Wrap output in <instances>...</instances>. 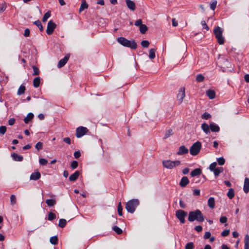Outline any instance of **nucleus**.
I'll list each match as a JSON object with an SVG mask.
<instances>
[{
  "label": "nucleus",
  "instance_id": "13d9d810",
  "mask_svg": "<svg viewBox=\"0 0 249 249\" xmlns=\"http://www.w3.org/2000/svg\"><path fill=\"white\" fill-rule=\"evenodd\" d=\"M230 233L229 230H224L221 233V235L223 237H225L228 236Z\"/></svg>",
  "mask_w": 249,
  "mask_h": 249
},
{
  "label": "nucleus",
  "instance_id": "58836bf2",
  "mask_svg": "<svg viewBox=\"0 0 249 249\" xmlns=\"http://www.w3.org/2000/svg\"><path fill=\"white\" fill-rule=\"evenodd\" d=\"M17 203V199L15 195H12L10 196V203L11 205H14Z\"/></svg>",
  "mask_w": 249,
  "mask_h": 249
},
{
  "label": "nucleus",
  "instance_id": "a878e982",
  "mask_svg": "<svg viewBox=\"0 0 249 249\" xmlns=\"http://www.w3.org/2000/svg\"><path fill=\"white\" fill-rule=\"evenodd\" d=\"M46 203L48 207H53L56 204V201L54 199H48L46 200Z\"/></svg>",
  "mask_w": 249,
  "mask_h": 249
},
{
  "label": "nucleus",
  "instance_id": "c9c22d12",
  "mask_svg": "<svg viewBox=\"0 0 249 249\" xmlns=\"http://www.w3.org/2000/svg\"><path fill=\"white\" fill-rule=\"evenodd\" d=\"M67 223V221L65 219H60L59 221L58 226L63 228H64Z\"/></svg>",
  "mask_w": 249,
  "mask_h": 249
},
{
  "label": "nucleus",
  "instance_id": "f3484780",
  "mask_svg": "<svg viewBox=\"0 0 249 249\" xmlns=\"http://www.w3.org/2000/svg\"><path fill=\"white\" fill-rule=\"evenodd\" d=\"M41 177V174L38 171L35 172L30 176V179L31 180H36Z\"/></svg>",
  "mask_w": 249,
  "mask_h": 249
},
{
  "label": "nucleus",
  "instance_id": "f257e3e1",
  "mask_svg": "<svg viewBox=\"0 0 249 249\" xmlns=\"http://www.w3.org/2000/svg\"><path fill=\"white\" fill-rule=\"evenodd\" d=\"M188 219L190 222L196 220L199 222H202L205 219L202 212L199 210L197 209L194 211L189 212Z\"/></svg>",
  "mask_w": 249,
  "mask_h": 249
},
{
  "label": "nucleus",
  "instance_id": "338daca9",
  "mask_svg": "<svg viewBox=\"0 0 249 249\" xmlns=\"http://www.w3.org/2000/svg\"><path fill=\"white\" fill-rule=\"evenodd\" d=\"M195 230L197 232H200L202 231V227L201 226L198 225L195 227Z\"/></svg>",
  "mask_w": 249,
  "mask_h": 249
},
{
  "label": "nucleus",
  "instance_id": "09e8293b",
  "mask_svg": "<svg viewBox=\"0 0 249 249\" xmlns=\"http://www.w3.org/2000/svg\"><path fill=\"white\" fill-rule=\"evenodd\" d=\"M39 163L41 165H46L48 163V161L45 159L40 158L39 159Z\"/></svg>",
  "mask_w": 249,
  "mask_h": 249
},
{
  "label": "nucleus",
  "instance_id": "e2e57ef3",
  "mask_svg": "<svg viewBox=\"0 0 249 249\" xmlns=\"http://www.w3.org/2000/svg\"><path fill=\"white\" fill-rule=\"evenodd\" d=\"M73 155L75 159H78L81 156V153L79 151H77L74 152Z\"/></svg>",
  "mask_w": 249,
  "mask_h": 249
},
{
  "label": "nucleus",
  "instance_id": "4c0bfd02",
  "mask_svg": "<svg viewBox=\"0 0 249 249\" xmlns=\"http://www.w3.org/2000/svg\"><path fill=\"white\" fill-rule=\"evenodd\" d=\"M51 16V13L50 12L48 11L47 12H46L43 16V18H42V21L43 22H45L47 21V20L48 19V18H50Z\"/></svg>",
  "mask_w": 249,
  "mask_h": 249
},
{
  "label": "nucleus",
  "instance_id": "8fccbe9b",
  "mask_svg": "<svg viewBox=\"0 0 249 249\" xmlns=\"http://www.w3.org/2000/svg\"><path fill=\"white\" fill-rule=\"evenodd\" d=\"M35 147L37 150H40L42 149L43 143L41 142H39L36 143L35 145Z\"/></svg>",
  "mask_w": 249,
  "mask_h": 249
},
{
  "label": "nucleus",
  "instance_id": "412c9836",
  "mask_svg": "<svg viewBox=\"0 0 249 249\" xmlns=\"http://www.w3.org/2000/svg\"><path fill=\"white\" fill-rule=\"evenodd\" d=\"M88 4L87 3L85 0H82V2L80 5V7L79 9V12L81 13L83 11H84L85 9H87L88 8Z\"/></svg>",
  "mask_w": 249,
  "mask_h": 249
},
{
  "label": "nucleus",
  "instance_id": "20e7f679",
  "mask_svg": "<svg viewBox=\"0 0 249 249\" xmlns=\"http://www.w3.org/2000/svg\"><path fill=\"white\" fill-rule=\"evenodd\" d=\"M223 29L219 26H217L213 30V33L217 40L218 43L220 44H223L225 42L224 38L222 36Z\"/></svg>",
  "mask_w": 249,
  "mask_h": 249
},
{
  "label": "nucleus",
  "instance_id": "2f4dec72",
  "mask_svg": "<svg viewBox=\"0 0 249 249\" xmlns=\"http://www.w3.org/2000/svg\"><path fill=\"white\" fill-rule=\"evenodd\" d=\"M227 196L230 199H232L233 198L234 196V191L233 189L230 188L228 193H227Z\"/></svg>",
  "mask_w": 249,
  "mask_h": 249
},
{
  "label": "nucleus",
  "instance_id": "4be33fe9",
  "mask_svg": "<svg viewBox=\"0 0 249 249\" xmlns=\"http://www.w3.org/2000/svg\"><path fill=\"white\" fill-rule=\"evenodd\" d=\"M206 94L210 99H214L215 96V92L212 89L207 90L206 91Z\"/></svg>",
  "mask_w": 249,
  "mask_h": 249
},
{
  "label": "nucleus",
  "instance_id": "2eb2a0df",
  "mask_svg": "<svg viewBox=\"0 0 249 249\" xmlns=\"http://www.w3.org/2000/svg\"><path fill=\"white\" fill-rule=\"evenodd\" d=\"M210 129L213 132H218L220 130L219 126L214 123H212L210 124Z\"/></svg>",
  "mask_w": 249,
  "mask_h": 249
},
{
  "label": "nucleus",
  "instance_id": "6e6d98bb",
  "mask_svg": "<svg viewBox=\"0 0 249 249\" xmlns=\"http://www.w3.org/2000/svg\"><path fill=\"white\" fill-rule=\"evenodd\" d=\"M6 131V126L3 125L0 126V134L3 135L5 133Z\"/></svg>",
  "mask_w": 249,
  "mask_h": 249
},
{
  "label": "nucleus",
  "instance_id": "7c9ffc66",
  "mask_svg": "<svg viewBox=\"0 0 249 249\" xmlns=\"http://www.w3.org/2000/svg\"><path fill=\"white\" fill-rule=\"evenodd\" d=\"M34 24H35L39 29L40 32L43 31V27L41 23V21L39 20H37L34 22Z\"/></svg>",
  "mask_w": 249,
  "mask_h": 249
},
{
  "label": "nucleus",
  "instance_id": "c756f323",
  "mask_svg": "<svg viewBox=\"0 0 249 249\" xmlns=\"http://www.w3.org/2000/svg\"><path fill=\"white\" fill-rule=\"evenodd\" d=\"M223 168L222 167H217L216 169L214 170L213 172L214 173V175L215 177H217L219 175V174L223 172Z\"/></svg>",
  "mask_w": 249,
  "mask_h": 249
},
{
  "label": "nucleus",
  "instance_id": "c85d7f7f",
  "mask_svg": "<svg viewBox=\"0 0 249 249\" xmlns=\"http://www.w3.org/2000/svg\"><path fill=\"white\" fill-rule=\"evenodd\" d=\"M40 83V79L39 77H36L34 78L33 80V85L35 88H37L39 87Z\"/></svg>",
  "mask_w": 249,
  "mask_h": 249
},
{
  "label": "nucleus",
  "instance_id": "0e129e2a",
  "mask_svg": "<svg viewBox=\"0 0 249 249\" xmlns=\"http://www.w3.org/2000/svg\"><path fill=\"white\" fill-rule=\"evenodd\" d=\"M179 203V206L180 208H183V209L186 208V204L182 200H180Z\"/></svg>",
  "mask_w": 249,
  "mask_h": 249
},
{
  "label": "nucleus",
  "instance_id": "3c124183",
  "mask_svg": "<svg viewBox=\"0 0 249 249\" xmlns=\"http://www.w3.org/2000/svg\"><path fill=\"white\" fill-rule=\"evenodd\" d=\"M141 45L144 48H147L149 46V42L147 40H143L141 42Z\"/></svg>",
  "mask_w": 249,
  "mask_h": 249
},
{
  "label": "nucleus",
  "instance_id": "5701e85b",
  "mask_svg": "<svg viewBox=\"0 0 249 249\" xmlns=\"http://www.w3.org/2000/svg\"><path fill=\"white\" fill-rule=\"evenodd\" d=\"M208 205L211 209H213L215 207V200L213 197H211L208 199Z\"/></svg>",
  "mask_w": 249,
  "mask_h": 249
},
{
  "label": "nucleus",
  "instance_id": "0eeeda50",
  "mask_svg": "<svg viewBox=\"0 0 249 249\" xmlns=\"http://www.w3.org/2000/svg\"><path fill=\"white\" fill-rule=\"evenodd\" d=\"M176 216L179 220L180 222L184 224L185 222V217L187 215V213L183 210H178L176 212Z\"/></svg>",
  "mask_w": 249,
  "mask_h": 249
},
{
  "label": "nucleus",
  "instance_id": "72a5a7b5",
  "mask_svg": "<svg viewBox=\"0 0 249 249\" xmlns=\"http://www.w3.org/2000/svg\"><path fill=\"white\" fill-rule=\"evenodd\" d=\"M147 30H148V28L145 24H142L140 27V31L141 33L142 34H145Z\"/></svg>",
  "mask_w": 249,
  "mask_h": 249
},
{
  "label": "nucleus",
  "instance_id": "603ef678",
  "mask_svg": "<svg viewBox=\"0 0 249 249\" xmlns=\"http://www.w3.org/2000/svg\"><path fill=\"white\" fill-rule=\"evenodd\" d=\"M211 117V114L207 112L204 113L202 115V116H201L202 118H203L204 119H206V120L209 119Z\"/></svg>",
  "mask_w": 249,
  "mask_h": 249
},
{
  "label": "nucleus",
  "instance_id": "e433bc0d",
  "mask_svg": "<svg viewBox=\"0 0 249 249\" xmlns=\"http://www.w3.org/2000/svg\"><path fill=\"white\" fill-rule=\"evenodd\" d=\"M112 229L117 234H121L123 231L122 229H121L119 227L117 226H114L113 227Z\"/></svg>",
  "mask_w": 249,
  "mask_h": 249
},
{
  "label": "nucleus",
  "instance_id": "de8ad7c7",
  "mask_svg": "<svg viewBox=\"0 0 249 249\" xmlns=\"http://www.w3.org/2000/svg\"><path fill=\"white\" fill-rule=\"evenodd\" d=\"M218 163L220 165H223L225 162V160L223 157H220L217 159Z\"/></svg>",
  "mask_w": 249,
  "mask_h": 249
},
{
  "label": "nucleus",
  "instance_id": "49530a36",
  "mask_svg": "<svg viewBox=\"0 0 249 249\" xmlns=\"http://www.w3.org/2000/svg\"><path fill=\"white\" fill-rule=\"evenodd\" d=\"M33 69L34 71V72L33 73V75H37L39 74V71L38 68L35 66H33Z\"/></svg>",
  "mask_w": 249,
  "mask_h": 249
},
{
  "label": "nucleus",
  "instance_id": "c03bdc74",
  "mask_svg": "<svg viewBox=\"0 0 249 249\" xmlns=\"http://www.w3.org/2000/svg\"><path fill=\"white\" fill-rule=\"evenodd\" d=\"M117 211L119 215L122 216L123 214L122 211H123V207L121 205V203L119 202L118 205V208H117Z\"/></svg>",
  "mask_w": 249,
  "mask_h": 249
},
{
  "label": "nucleus",
  "instance_id": "f8f14e48",
  "mask_svg": "<svg viewBox=\"0 0 249 249\" xmlns=\"http://www.w3.org/2000/svg\"><path fill=\"white\" fill-rule=\"evenodd\" d=\"M126 4L127 7L131 11H134L136 9L135 2L131 0H126Z\"/></svg>",
  "mask_w": 249,
  "mask_h": 249
},
{
  "label": "nucleus",
  "instance_id": "774afa93",
  "mask_svg": "<svg viewBox=\"0 0 249 249\" xmlns=\"http://www.w3.org/2000/svg\"><path fill=\"white\" fill-rule=\"evenodd\" d=\"M15 123V119L14 118H11L8 120V124L10 125H13Z\"/></svg>",
  "mask_w": 249,
  "mask_h": 249
},
{
  "label": "nucleus",
  "instance_id": "b1692460",
  "mask_svg": "<svg viewBox=\"0 0 249 249\" xmlns=\"http://www.w3.org/2000/svg\"><path fill=\"white\" fill-rule=\"evenodd\" d=\"M12 157L13 160L15 161H21L23 159V158L22 156L19 155L15 153H14L12 154Z\"/></svg>",
  "mask_w": 249,
  "mask_h": 249
},
{
  "label": "nucleus",
  "instance_id": "69168bd1",
  "mask_svg": "<svg viewBox=\"0 0 249 249\" xmlns=\"http://www.w3.org/2000/svg\"><path fill=\"white\" fill-rule=\"evenodd\" d=\"M63 140L65 142L68 144H70L71 143V140L69 137L64 138Z\"/></svg>",
  "mask_w": 249,
  "mask_h": 249
},
{
  "label": "nucleus",
  "instance_id": "473e14b6",
  "mask_svg": "<svg viewBox=\"0 0 249 249\" xmlns=\"http://www.w3.org/2000/svg\"><path fill=\"white\" fill-rule=\"evenodd\" d=\"M155 49H151L149 51V58L151 59H153L155 57Z\"/></svg>",
  "mask_w": 249,
  "mask_h": 249
},
{
  "label": "nucleus",
  "instance_id": "39448f33",
  "mask_svg": "<svg viewBox=\"0 0 249 249\" xmlns=\"http://www.w3.org/2000/svg\"><path fill=\"white\" fill-rule=\"evenodd\" d=\"M162 163L164 167L169 169H172L176 166L179 165L180 164V161L179 160L172 161L171 160H163Z\"/></svg>",
  "mask_w": 249,
  "mask_h": 249
},
{
  "label": "nucleus",
  "instance_id": "864d4df0",
  "mask_svg": "<svg viewBox=\"0 0 249 249\" xmlns=\"http://www.w3.org/2000/svg\"><path fill=\"white\" fill-rule=\"evenodd\" d=\"M78 166V162L76 160H74L71 162V167L72 169H76Z\"/></svg>",
  "mask_w": 249,
  "mask_h": 249
},
{
  "label": "nucleus",
  "instance_id": "a19ab883",
  "mask_svg": "<svg viewBox=\"0 0 249 249\" xmlns=\"http://www.w3.org/2000/svg\"><path fill=\"white\" fill-rule=\"evenodd\" d=\"M204 77L203 75L201 74H197L196 76V80L198 82H201L204 81Z\"/></svg>",
  "mask_w": 249,
  "mask_h": 249
},
{
  "label": "nucleus",
  "instance_id": "7ed1b4c3",
  "mask_svg": "<svg viewBox=\"0 0 249 249\" xmlns=\"http://www.w3.org/2000/svg\"><path fill=\"white\" fill-rule=\"evenodd\" d=\"M139 204L140 202L138 199H132L126 203L125 209L128 213H133Z\"/></svg>",
  "mask_w": 249,
  "mask_h": 249
},
{
  "label": "nucleus",
  "instance_id": "9b49d317",
  "mask_svg": "<svg viewBox=\"0 0 249 249\" xmlns=\"http://www.w3.org/2000/svg\"><path fill=\"white\" fill-rule=\"evenodd\" d=\"M70 57V55L67 54L65 56V57L63 58L60 60L58 63L57 67L59 68H62L63 67L66 63L68 62L69 58Z\"/></svg>",
  "mask_w": 249,
  "mask_h": 249
},
{
  "label": "nucleus",
  "instance_id": "5fc2aeb1",
  "mask_svg": "<svg viewBox=\"0 0 249 249\" xmlns=\"http://www.w3.org/2000/svg\"><path fill=\"white\" fill-rule=\"evenodd\" d=\"M227 220L228 218L225 216H222L220 217L219 219L220 222L222 224L226 223L227 222Z\"/></svg>",
  "mask_w": 249,
  "mask_h": 249
},
{
  "label": "nucleus",
  "instance_id": "052dcab7",
  "mask_svg": "<svg viewBox=\"0 0 249 249\" xmlns=\"http://www.w3.org/2000/svg\"><path fill=\"white\" fill-rule=\"evenodd\" d=\"M211 234L210 231H206L204 235V238L205 239H208L211 237Z\"/></svg>",
  "mask_w": 249,
  "mask_h": 249
},
{
  "label": "nucleus",
  "instance_id": "37998d69",
  "mask_svg": "<svg viewBox=\"0 0 249 249\" xmlns=\"http://www.w3.org/2000/svg\"><path fill=\"white\" fill-rule=\"evenodd\" d=\"M216 165H217V163L216 162H213L209 166V170L212 172L214 171V170H215V169L217 168H216Z\"/></svg>",
  "mask_w": 249,
  "mask_h": 249
},
{
  "label": "nucleus",
  "instance_id": "bb28decb",
  "mask_svg": "<svg viewBox=\"0 0 249 249\" xmlns=\"http://www.w3.org/2000/svg\"><path fill=\"white\" fill-rule=\"evenodd\" d=\"M244 249H249V235L246 234L244 239Z\"/></svg>",
  "mask_w": 249,
  "mask_h": 249
},
{
  "label": "nucleus",
  "instance_id": "4468645a",
  "mask_svg": "<svg viewBox=\"0 0 249 249\" xmlns=\"http://www.w3.org/2000/svg\"><path fill=\"white\" fill-rule=\"evenodd\" d=\"M189 183L188 178L186 176L182 177L179 182V185L182 187H185Z\"/></svg>",
  "mask_w": 249,
  "mask_h": 249
},
{
  "label": "nucleus",
  "instance_id": "f704fd0d",
  "mask_svg": "<svg viewBox=\"0 0 249 249\" xmlns=\"http://www.w3.org/2000/svg\"><path fill=\"white\" fill-rule=\"evenodd\" d=\"M26 88L25 87L22 85H21L18 89L17 94L18 95H21L25 92Z\"/></svg>",
  "mask_w": 249,
  "mask_h": 249
},
{
  "label": "nucleus",
  "instance_id": "cd10ccee",
  "mask_svg": "<svg viewBox=\"0 0 249 249\" xmlns=\"http://www.w3.org/2000/svg\"><path fill=\"white\" fill-rule=\"evenodd\" d=\"M58 239L57 236H52L50 239V243L53 245H57L58 244Z\"/></svg>",
  "mask_w": 249,
  "mask_h": 249
},
{
  "label": "nucleus",
  "instance_id": "f03ea898",
  "mask_svg": "<svg viewBox=\"0 0 249 249\" xmlns=\"http://www.w3.org/2000/svg\"><path fill=\"white\" fill-rule=\"evenodd\" d=\"M117 41L123 46L131 49H136L137 47V43L134 40H129L125 37H119L117 38Z\"/></svg>",
  "mask_w": 249,
  "mask_h": 249
},
{
  "label": "nucleus",
  "instance_id": "79ce46f5",
  "mask_svg": "<svg viewBox=\"0 0 249 249\" xmlns=\"http://www.w3.org/2000/svg\"><path fill=\"white\" fill-rule=\"evenodd\" d=\"M195 248L194 244L193 242H189L186 244L185 249H194Z\"/></svg>",
  "mask_w": 249,
  "mask_h": 249
},
{
  "label": "nucleus",
  "instance_id": "a18cd8bd",
  "mask_svg": "<svg viewBox=\"0 0 249 249\" xmlns=\"http://www.w3.org/2000/svg\"><path fill=\"white\" fill-rule=\"evenodd\" d=\"M172 130L171 129H168L166 132H165V135L164 136V138L163 139H166L167 138H168L169 137H170L171 135H172Z\"/></svg>",
  "mask_w": 249,
  "mask_h": 249
},
{
  "label": "nucleus",
  "instance_id": "393cba45",
  "mask_svg": "<svg viewBox=\"0 0 249 249\" xmlns=\"http://www.w3.org/2000/svg\"><path fill=\"white\" fill-rule=\"evenodd\" d=\"M201 128L203 131L207 134L210 133V126L206 123H203L201 125Z\"/></svg>",
  "mask_w": 249,
  "mask_h": 249
},
{
  "label": "nucleus",
  "instance_id": "9d476101",
  "mask_svg": "<svg viewBox=\"0 0 249 249\" xmlns=\"http://www.w3.org/2000/svg\"><path fill=\"white\" fill-rule=\"evenodd\" d=\"M185 95V88H182L178 91V93L177 95V99L178 101L179 104H180L183 101Z\"/></svg>",
  "mask_w": 249,
  "mask_h": 249
},
{
  "label": "nucleus",
  "instance_id": "680f3d73",
  "mask_svg": "<svg viewBox=\"0 0 249 249\" xmlns=\"http://www.w3.org/2000/svg\"><path fill=\"white\" fill-rule=\"evenodd\" d=\"M142 20L141 19H138L135 23V25L140 27L142 25Z\"/></svg>",
  "mask_w": 249,
  "mask_h": 249
},
{
  "label": "nucleus",
  "instance_id": "6ab92c4d",
  "mask_svg": "<svg viewBox=\"0 0 249 249\" xmlns=\"http://www.w3.org/2000/svg\"><path fill=\"white\" fill-rule=\"evenodd\" d=\"M34 117V115L33 113L30 112L29 113L27 116L24 118V122L25 124H27L29 123V122L32 120Z\"/></svg>",
  "mask_w": 249,
  "mask_h": 249
},
{
  "label": "nucleus",
  "instance_id": "6e6552de",
  "mask_svg": "<svg viewBox=\"0 0 249 249\" xmlns=\"http://www.w3.org/2000/svg\"><path fill=\"white\" fill-rule=\"evenodd\" d=\"M56 27V24L53 21L50 20L47 24L46 33L48 35H52Z\"/></svg>",
  "mask_w": 249,
  "mask_h": 249
},
{
  "label": "nucleus",
  "instance_id": "4d7b16f0",
  "mask_svg": "<svg viewBox=\"0 0 249 249\" xmlns=\"http://www.w3.org/2000/svg\"><path fill=\"white\" fill-rule=\"evenodd\" d=\"M201 24L203 26V28L206 29L208 31L209 30V28L207 25L206 21L205 20H202L201 21Z\"/></svg>",
  "mask_w": 249,
  "mask_h": 249
},
{
  "label": "nucleus",
  "instance_id": "a211bd4d",
  "mask_svg": "<svg viewBox=\"0 0 249 249\" xmlns=\"http://www.w3.org/2000/svg\"><path fill=\"white\" fill-rule=\"evenodd\" d=\"M80 172L76 171L73 174L69 177V179L71 181H75L78 178Z\"/></svg>",
  "mask_w": 249,
  "mask_h": 249
},
{
  "label": "nucleus",
  "instance_id": "423d86ee",
  "mask_svg": "<svg viewBox=\"0 0 249 249\" xmlns=\"http://www.w3.org/2000/svg\"><path fill=\"white\" fill-rule=\"evenodd\" d=\"M201 143L199 141L193 143L190 148V154L193 156L197 155L201 148Z\"/></svg>",
  "mask_w": 249,
  "mask_h": 249
},
{
  "label": "nucleus",
  "instance_id": "aec40b11",
  "mask_svg": "<svg viewBox=\"0 0 249 249\" xmlns=\"http://www.w3.org/2000/svg\"><path fill=\"white\" fill-rule=\"evenodd\" d=\"M202 171L200 168H196L191 172L190 175L191 177H194L200 175Z\"/></svg>",
  "mask_w": 249,
  "mask_h": 249
},
{
  "label": "nucleus",
  "instance_id": "1a4fd4ad",
  "mask_svg": "<svg viewBox=\"0 0 249 249\" xmlns=\"http://www.w3.org/2000/svg\"><path fill=\"white\" fill-rule=\"evenodd\" d=\"M89 131L87 128L83 126H79L76 128V136L79 138L83 136Z\"/></svg>",
  "mask_w": 249,
  "mask_h": 249
},
{
  "label": "nucleus",
  "instance_id": "ddd939ff",
  "mask_svg": "<svg viewBox=\"0 0 249 249\" xmlns=\"http://www.w3.org/2000/svg\"><path fill=\"white\" fill-rule=\"evenodd\" d=\"M188 149L184 145H182L179 147L177 154L178 155H182L188 153Z\"/></svg>",
  "mask_w": 249,
  "mask_h": 249
},
{
  "label": "nucleus",
  "instance_id": "ea45409f",
  "mask_svg": "<svg viewBox=\"0 0 249 249\" xmlns=\"http://www.w3.org/2000/svg\"><path fill=\"white\" fill-rule=\"evenodd\" d=\"M56 218V215L52 212H49L48 213V219L50 221H52Z\"/></svg>",
  "mask_w": 249,
  "mask_h": 249
},
{
  "label": "nucleus",
  "instance_id": "dca6fc26",
  "mask_svg": "<svg viewBox=\"0 0 249 249\" xmlns=\"http://www.w3.org/2000/svg\"><path fill=\"white\" fill-rule=\"evenodd\" d=\"M243 190L245 193L249 192V178H245Z\"/></svg>",
  "mask_w": 249,
  "mask_h": 249
},
{
  "label": "nucleus",
  "instance_id": "bf43d9fd",
  "mask_svg": "<svg viewBox=\"0 0 249 249\" xmlns=\"http://www.w3.org/2000/svg\"><path fill=\"white\" fill-rule=\"evenodd\" d=\"M216 4H217V1L216 0L213 1L212 3H211V5H210L211 9L212 10H214V9L216 8Z\"/></svg>",
  "mask_w": 249,
  "mask_h": 249
}]
</instances>
